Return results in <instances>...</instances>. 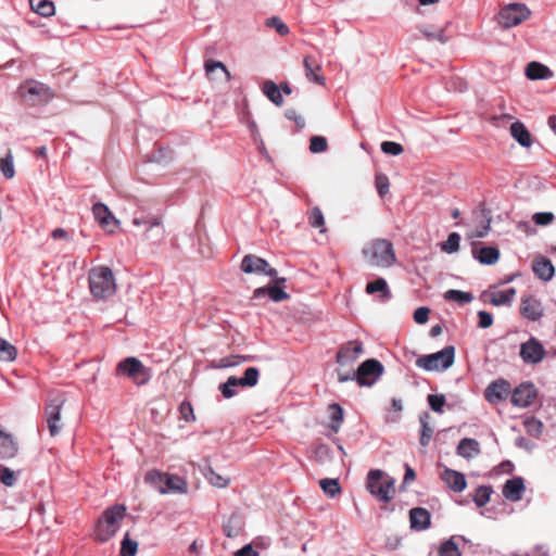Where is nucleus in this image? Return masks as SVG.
Returning <instances> with one entry per match:
<instances>
[{"label":"nucleus","mask_w":556,"mask_h":556,"mask_svg":"<svg viewBox=\"0 0 556 556\" xmlns=\"http://www.w3.org/2000/svg\"><path fill=\"white\" fill-rule=\"evenodd\" d=\"M366 292L368 294L379 293V300L381 302H388L392 298L391 290L388 286V282L383 278H378L374 281H370L366 285Z\"/></svg>","instance_id":"393cba45"},{"label":"nucleus","mask_w":556,"mask_h":556,"mask_svg":"<svg viewBox=\"0 0 556 556\" xmlns=\"http://www.w3.org/2000/svg\"><path fill=\"white\" fill-rule=\"evenodd\" d=\"M241 269L245 274H264L271 278L277 276V270L271 268L266 260L252 254L242 258Z\"/></svg>","instance_id":"ddd939ff"},{"label":"nucleus","mask_w":556,"mask_h":556,"mask_svg":"<svg viewBox=\"0 0 556 556\" xmlns=\"http://www.w3.org/2000/svg\"><path fill=\"white\" fill-rule=\"evenodd\" d=\"M138 549V543L129 538L126 533L121 544L122 556H135Z\"/></svg>","instance_id":"3c124183"},{"label":"nucleus","mask_w":556,"mask_h":556,"mask_svg":"<svg viewBox=\"0 0 556 556\" xmlns=\"http://www.w3.org/2000/svg\"><path fill=\"white\" fill-rule=\"evenodd\" d=\"M516 295L515 288L492 292L491 304L495 306L509 305Z\"/></svg>","instance_id":"f704fd0d"},{"label":"nucleus","mask_w":556,"mask_h":556,"mask_svg":"<svg viewBox=\"0 0 556 556\" xmlns=\"http://www.w3.org/2000/svg\"><path fill=\"white\" fill-rule=\"evenodd\" d=\"M63 404L64 399L62 396H55L49 400L46 405L47 425L52 437L59 434L62 429L61 409Z\"/></svg>","instance_id":"9b49d317"},{"label":"nucleus","mask_w":556,"mask_h":556,"mask_svg":"<svg viewBox=\"0 0 556 556\" xmlns=\"http://www.w3.org/2000/svg\"><path fill=\"white\" fill-rule=\"evenodd\" d=\"M262 91L275 105L281 106L283 104L282 93L277 84L273 80L264 81Z\"/></svg>","instance_id":"7c9ffc66"},{"label":"nucleus","mask_w":556,"mask_h":556,"mask_svg":"<svg viewBox=\"0 0 556 556\" xmlns=\"http://www.w3.org/2000/svg\"><path fill=\"white\" fill-rule=\"evenodd\" d=\"M442 480L454 492H463L466 486V478L462 472L446 468L442 473Z\"/></svg>","instance_id":"4be33fe9"},{"label":"nucleus","mask_w":556,"mask_h":556,"mask_svg":"<svg viewBox=\"0 0 556 556\" xmlns=\"http://www.w3.org/2000/svg\"><path fill=\"white\" fill-rule=\"evenodd\" d=\"M536 396V390L532 383H521L511 394V403L518 407L529 406Z\"/></svg>","instance_id":"f3484780"},{"label":"nucleus","mask_w":556,"mask_h":556,"mask_svg":"<svg viewBox=\"0 0 556 556\" xmlns=\"http://www.w3.org/2000/svg\"><path fill=\"white\" fill-rule=\"evenodd\" d=\"M94 218L99 224L109 232H113L117 226L118 220L113 216L109 207L103 203H96L92 207Z\"/></svg>","instance_id":"6ab92c4d"},{"label":"nucleus","mask_w":556,"mask_h":556,"mask_svg":"<svg viewBox=\"0 0 556 556\" xmlns=\"http://www.w3.org/2000/svg\"><path fill=\"white\" fill-rule=\"evenodd\" d=\"M179 412L186 421L194 420L193 408L189 402H182Z\"/></svg>","instance_id":"69168bd1"},{"label":"nucleus","mask_w":556,"mask_h":556,"mask_svg":"<svg viewBox=\"0 0 556 556\" xmlns=\"http://www.w3.org/2000/svg\"><path fill=\"white\" fill-rule=\"evenodd\" d=\"M125 516L124 505L117 504L105 509L97 523L94 539L102 543L109 541L118 531Z\"/></svg>","instance_id":"f03ea898"},{"label":"nucleus","mask_w":556,"mask_h":556,"mask_svg":"<svg viewBox=\"0 0 556 556\" xmlns=\"http://www.w3.org/2000/svg\"><path fill=\"white\" fill-rule=\"evenodd\" d=\"M240 387L238 377L230 376L226 382L220 383L218 389L224 397L230 399L238 393V388Z\"/></svg>","instance_id":"4c0bfd02"},{"label":"nucleus","mask_w":556,"mask_h":556,"mask_svg":"<svg viewBox=\"0 0 556 556\" xmlns=\"http://www.w3.org/2000/svg\"><path fill=\"white\" fill-rule=\"evenodd\" d=\"M265 295H268L274 302H281L289 298V294L278 286L261 287L253 292V299H261Z\"/></svg>","instance_id":"cd10ccee"},{"label":"nucleus","mask_w":556,"mask_h":556,"mask_svg":"<svg viewBox=\"0 0 556 556\" xmlns=\"http://www.w3.org/2000/svg\"><path fill=\"white\" fill-rule=\"evenodd\" d=\"M91 294L101 300L112 296L116 291L113 271L106 266L94 267L89 271Z\"/></svg>","instance_id":"7ed1b4c3"},{"label":"nucleus","mask_w":556,"mask_h":556,"mask_svg":"<svg viewBox=\"0 0 556 556\" xmlns=\"http://www.w3.org/2000/svg\"><path fill=\"white\" fill-rule=\"evenodd\" d=\"M17 443L13 437L0 429V458L10 459L17 454Z\"/></svg>","instance_id":"b1692460"},{"label":"nucleus","mask_w":556,"mask_h":556,"mask_svg":"<svg viewBox=\"0 0 556 556\" xmlns=\"http://www.w3.org/2000/svg\"><path fill=\"white\" fill-rule=\"evenodd\" d=\"M188 491L187 481L176 475L166 473L164 488L161 490V494L166 493H179L185 494Z\"/></svg>","instance_id":"5701e85b"},{"label":"nucleus","mask_w":556,"mask_h":556,"mask_svg":"<svg viewBox=\"0 0 556 556\" xmlns=\"http://www.w3.org/2000/svg\"><path fill=\"white\" fill-rule=\"evenodd\" d=\"M362 252L366 262L374 267L388 268L396 261L393 244L387 239L370 241Z\"/></svg>","instance_id":"f257e3e1"},{"label":"nucleus","mask_w":556,"mask_h":556,"mask_svg":"<svg viewBox=\"0 0 556 556\" xmlns=\"http://www.w3.org/2000/svg\"><path fill=\"white\" fill-rule=\"evenodd\" d=\"M217 70H219L226 76L227 80L230 79V73L228 72V70L224 65V63H222L219 61H213V60L205 62V72L210 78H214L213 75L216 74Z\"/></svg>","instance_id":"49530a36"},{"label":"nucleus","mask_w":556,"mask_h":556,"mask_svg":"<svg viewBox=\"0 0 556 556\" xmlns=\"http://www.w3.org/2000/svg\"><path fill=\"white\" fill-rule=\"evenodd\" d=\"M382 374V364L377 359L370 358L359 365L355 372V379L359 386L370 387Z\"/></svg>","instance_id":"1a4fd4ad"},{"label":"nucleus","mask_w":556,"mask_h":556,"mask_svg":"<svg viewBox=\"0 0 556 556\" xmlns=\"http://www.w3.org/2000/svg\"><path fill=\"white\" fill-rule=\"evenodd\" d=\"M523 426L528 434L532 437H540L543 431V424L535 417H527L523 420Z\"/></svg>","instance_id":"a18cd8bd"},{"label":"nucleus","mask_w":556,"mask_h":556,"mask_svg":"<svg viewBox=\"0 0 556 556\" xmlns=\"http://www.w3.org/2000/svg\"><path fill=\"white\" fill-rule=\"evenodd\" d=\"M554 214L551 212L535 213L532 217L533 222L540 226H546L553 223Z\"/></svg>","instance_id":"052dcab7"},{"label":"nucleus","mask_w":556,"mask_h":556,"mask_svg":"<svg viewBox=\"0 0 556 556\" xmlns=\"http://www.w3.org/2000/svg\"><path fill=\"white\" fill-rule=\"evenodd\" d=\"M526 76L531 80L549 79L553 77V72L542 63L530 62L526 66Z\"/></svg>","instance_id":"c85d7f7f"},{"label":"nucleus","mask_w":556,"mask_h":556,"mask_svg":"<svg viewBox=\"0 0 556 556\" xmlns=\"http://www.w3.org/2000/svg\"><path fill=\"white\" fill-rule=\"evenodd\" d=\"M319 485L324 493L329 497H334L336 495L341 493V486L337 479H321L319 481Z\"/></svg>","instance_id":"ea45409f"},{"label":"nucleus","mask_w":556,"mask_h":556,"mask_svg":"<svg viewBox=\"0 0 556 556\" xmlns=\"http://www.w3.org/2000/svg\"><path fill=\"white\" fill-rule=\"evenodd\" d=\"M245 361H248V357L240 356V355L224 357L218 361V364L216 365V367L217 368L233 367V366H237Z\"/></svg>","instance_id":"bf43d9fd"},{"label":"nucleus","mask_w":556,"mask_h":556,"mask_svg":"<svg viewBox=\"0 0 556 556\" xmlns=\"http://www.w3.org/2000/svg\"><path fill=\"white\" fill-rule=\"evenodd\" d=\"M165 478L166 472H161L155 469L149 470L144 476L146 482L152 485L159 493H161V490L164 488Z\"/></svg>","instance_id":"e433bc0d"},{"label":"nucleus","mask_w":556,"mask_h":556,"mask_svg":"<svg viewBox=\"0 0 556 556\" xmlns=\"http://www.w3.org/2000/svg\"><path fill=\"white\" fill-rule=\"evenodd\" d=\"M51 237L54 240H66V241L70 240L68 232L65 229H63V228H55L51 232Z\"/></svg>","instance_id":"774afa93"},{"label":"nucleus","mask_w":556,"mask_h":556,"mask_svg":"<svg viewBox=\"0 0 556 556\" xmlns=\"http://www.w3.org/2000/svg\"><path fill=\"white\" fill-rule=\"evenodd\" d=\"M0 172L8 179L14 177L15 170L13 165V156L11 153H8L5 157L0 159Z\"/></svg>","instance_id":"603ef678"},{"label":"nucleus","mask_w":556,"mask_h":556,"mask_svg":"<svg viewBox=\"0 0 556 556\" xmlns=\"http://www.w3.org/2000/svg\"><path fill=\"white\" fill-rule=\"evenodd\" d=\"M455 348L447 345L441 351L417 358L416 366L427 371H444L454 364Z\"/></svg>","instance_id":"39448f33"},{"label":"nucleus","mask_w":556,"mask_h":556,"mask_svg":"<svg viewBox=\"0 0 556 556\" xmlns=\"http://www.w3.org/2000/svg\"><path fill=\"white\" fill-rule=\"evenodd\" d=\"M475 257L484 265H493L500 258V251L493 247L481 248L478 252H473Z\"/></svg>","instance_id":"2f4dec72"},{"label":"nucleus","mask_w":556,"mask_h":556,"mask_svg":"<svg viewBox=\"0 0 556 556\" xmlns=\"http://www.w3.org/2000/svg\"><path fill=\"white\" fill-rule=\"evenodd\" d=\"M260 370L256 367H249L241 378H238L241 388H253L257 384Z\"/></svg>","instance_id":"c9c22d12"},{"label":"nucleus","mask_w":556,"mask_h":556,"mask_svg":"<svg viewBox=\"0 0 556 556\" xmlns=\"http://www.w3.org/2000/svg\"><path fill=\"white\" fill-rule=\"evenodd\" d=\"M428 404L433 412L442 414L445 405V396L442 394H430L428 395Z\"/></svg>","instance_id":"6e6d98bb"},{"label":"nucleus","mask_w":556,"mask_h":556,"mask_svg":"<svg viewBox=\"0 0 556 556\" xmlns=\"http://www.w3.org/2000/svg\"><path fill=\"white\" fill-rule=\"evenodd\" d=\"M430 415L429 413L425 412L419 416V422L421 426V432H420V445L426 447L432 438L433 434V427L430 425Z\"/></svg>","instance_id":"473e14b6"},{"label":"nucleus","mask_w":556,"mask_h":556,"mask_svg":"<svg viewBox=\"0 0 556 556\" xmlns=\"http://www.w3.org/2000/svg\"><path fill=\"white\" fill-rule=\"evenodd\" d=\"M444 299L464 304L471 302L473 300V295L470 292L451 289L444 293Z\"/></svg>","instance_id":"37998d69"},{"label":"nucleus","mask_w":556,"mask_h":556,"mask_svg":"<svg viewBox=\"0 0 556 556\" xmlns=\"http://www.w3.org/2000/svg\"><path fill=\"white\" fill-rule=\"evenodd\" d=\"M328 142L323 136H313L309 141V151L312 153H323L327 151Z\"/></svg>","instance_id":"864d4df0"},{"label":"nucleus","mask_w":556,"mask_h":556,"mask_svg":"<svg viewBox=\"0 0 556 556\" xmlns=\"http://www.w3.org/2000/svg\"><path fill=\"white\" fill-rule=\"evenodd\" d=\"M383 472L379 469L370 470L367 477V489L381 502H390L394 495V481H382Z\"/></svg>","instance_id":"0eeeda50"},{"label":"nucleus","mask_w":556,"mask_h":556,"mask_svg":"<svg viewBox=\"0 0 556 556\" xmlns=\"http://www.w3.org/2000/svg\"><path fill=\"white\" fill-rule=\"evenodd\" d=\"M532 269L538 278L544 281H549L555 273L552 262L545 257L534 260Z\"/></svg>","instance_id":"a878e982"},{"label":"nucleus","mask_w":556,"mask_h":556,"mask_svg":"<svg viewBox=\"0 0 556 556\" xmlns=\"http://www.w3.org/2000/svg\"><path fill=\"white\" fill-rule=\"evenodd\" d=\"M364 352L363 343L358 340L350 341L337 353V363L340 365H346L356 361L359 355Z\"/></svg>","instance_id":"2eb2a0df"},{"label":"nucleus","mask_w":556,"mask_h":556,"mask_svg":"<svg viewBox=\"0 0 556 556\" xmlns=\"http://www.w3.org/2000/svg\"><path fill=\"white\" fill-rule=\"evenodd\" d=\"M236 556H258V553L253 548L251 544H247L237 551Z\"/></svg>","instance_id":"338daca9"},{"label":"nucleus","mask_w":556,"mask_h":556,"mask_svg":"<svg viewBox=\"0 0 556 556\" xmlns=\"http://www.w3.org/2000/svg\"><path fill=\"white\" fill-rule=\"evenodd\" d=\"M480 452V444L475 439L464 438L457 445V454L467 459L478 456Z\"/></svg>","instance_id":"bb28decb"},{"label":"nucleus","mask_w":556,"mask_h":556,"mask_svg":"<svg viewBox=\"0 0 556 556\" xmlns=\"http://www.w3.org/2000/svg\"><path fill=\"white\" fill-rule=\"evenodd\" d=\"M376 187L379 195L383 197L389 191V179L384 175H378L376 177Z\"/></svg>","instance_id":"680f3d73"},{"label":"nucleus","mask_w":556,"mask_h":556,"mask_svg":"<svg viewBox=\"0 0 556 556\" xmlns=\"http://www.w3.org/2000/svg\"><path fill=\"white\" fill-rule=\"evenodd\" d=\"M520 314L528 320L536 321L543 316L544 308L542 303L534 296H522L520 300Z\"/></svg>","instance_id":"4468645a"},{"label":"nucleus","mask_w":556,"mask_h":556,"mask_svg":"<svg viewBox=\"0 0 556 556\" xmlns=\"http://www.w3.org/2000/svg\"><path fill=\"white\" fill-rule=\"evenodd\" d=\"M429 313H430V309L428 307H425V306L418 307L414 313V320L420 325L425 324L429 319Z\"/></svg>","instance_id":"0e129e2a"},{"label":"nucleus","mask_w":556,"mask_h":556,"mask_svg":"<svg viewBox=\"0 0 556 556\" xmlns=\"http://www.w3.org/2000/svg\"><path fill=\"white\" fill-rule=\"evenodd\" d=\"M303 67L307 80L319 86H325V77L319 74L321 64L313 55H306L304 58Z\"/></svg>","instance_id":"aec40b11"},{"label":"nucleus","mask_w":556,"mask_h":556,"mask_svg":"<svg viewBox=\"0 0 556 556\" xmlns=\"http://www.w3.org/2000/svg\"><path fill=\"white\" fill-rule=\"evenodd\" d=\"M329 414L332 421L331 429L332 431L338 432L343 421V409L339 404L332 403L329 405Z\"/></svg>","instance_id":"a19ab883"},{"label":"nucleus","mask_w":556,"mask_h":556,"mask_svg":"<svg viewBox=\"0 0 556 556\" xmlns=\"http://www.w3.org/2000/svg\"><path fill=\"white\" fill-rule=\"evenodd\" d=\"M380 148L383 153L394 156L400 155L404 151L403 147L394 141H383Z\"/></svg>","instance_id":"13d9d810"},{"label":"nucleus","mask_w":556,"mask_h":556,"mask_svg":"<svg viewBox=\"0 0 556 556\" xmlns=\"http://www.w3.org/2000/svg\"><path fill=\"white\" fill-rule=\"evenodd\" d=\"M531 11L523 3H509L504 5L497 14V23L501 27L508 29L518 26L528 20Z\"/></svg>","instance_id":"423d86ee"},{"label":"nucleus","mask_w":556,"mask_h":556,"mask_svg":"<svg viewBox=\"0 0 556 556\" xmlns=\"http://www.w3.org/2000/svg\"><path fill=\"white\" fill-rule=\"evenodd\" d=\"M117 372L126 376L138 386L147 383L151 378L150 369L136 357H127L117 365Z\"/></svg>","instance_id":"6e6552de"},{"label":"nucleus","mask_w":556,"mask_h":556,"mask_svg":"<svg viewBox=\"0 0 556 556\" xmlns=\"http://www.w3.org/2000/svg\"><path fill=\"white\" fill-rule=\"evenodd\" d=\"M0 481L5 486H13L16 483V475L13 470L0 464Z\"/></svg>","instance_id":"5fc2aeb1"},{"label":"nucleus","mask_w":556,"mask_h":556,"mask_svg":"<svg viewBox=\"0 0 556 556\" xmlns=\"http://www.w3.org/2000/svg\"><path fill=\"white\" fill-rule=\"evenodd\" d=\"M17 356L16 348L3 338H0V361L12 362Z\"/></svg>","instance_id":"58836bf2"},{"label":"nucleus","mask_w":556,"mask_h":556,"mask_svg":"<svg viewBox=\"0 0 556 556\" xmlns=\"http://www.w3.org/2000/svg\"><path fill=\"white\" fill-rule=\"evenodd\" d=\"M503 495L510 502H518L522 498L525 492V482L521 477H515L505 482L503 486Z\"/></svg>","instance_id":"412c9836"},{"label":"nucleus","mask_w":556,"mask_h":556,"mask_svg":"<svg viewBox=\"0 0 556 556\" xmlns=\"http://www.w3.org/2000/svg\"><path fill=\"white\" fill-rule=\"evenodd\" d=\"M20 90L22 97L33 102L34 104L48 102L53 97L49 87L36 80L25 81L21 85Z\"/></svg>","instance_id":"9d476101"},{"label":"nucleus","mask_w":556,"mask_h":556,"mask_svg":"<svg viewBox=\"0 0 556 556\" xmlns=\"http://www.w3.org/2000/svg\"><path fill=\"white\" fill-rule=\"evenodd\" d=\"M29 5L35 13L43 17H50L55 13L54 3L51 0H29Z\"/></svg>","instance_id":"72a5a7b5"},{"label":"nucleus","mask_w":556,"mask_h":556,"mask_svg":"<svg viewBox=\"0 0 556 556\" xmlns=\"http://www.w3.org/2000/svg\"><path fill=\"white\" fill-rule=\"evenodd\" d=\"M460 236L457 232H452L448 235L447 239L442 243V251L451 254L455 253L459 249Z\"/></svg>","instance_id":"8fccbe9b"},{"label":"nucleus","mask_w":556,"mask_h":556,"mask_svg":"<svg viewBox=\"0 0 556 556\" xmlns=\"http://www.w3.org/2000/svg\"><path fill=\"white\" fill-rule=\"evenodd\" d=\"M268 27L275 28L280 36H287L290 31L287 24H285L279 17L273 16L266 21Z\"/></svg>","instance_id":"4d7b16f0"},{"label":"nucleus","mask_w":556,"mask_h":556,"mask_svg":"<svg viewBox=\"0 0 556 556\" xmlns=\"http://www.w3.org/2000/svg\"><path fill=\"white\" fill-rule=\"evenodd\" d=\"M510 393V384L504 379L493 381L484 392L485 399L491 404H497Z\"/></svg>","instance_id":"dca6fc26"},{"label":"nucleus","mask_w":556,"mask_h":556,"mask_svg":"<svg viewBox=\"0 0 556 556\" xmlns=\"http://www.w3.org/2000/svg\"><path fill=\"white\" fill-rule=\"evenodd\" d=\"M492 488L488 485H480L476 489L473 502L478 507H483L490 501Z\"/></svg>","instance_id":"c03bdc74"},{"label":"nucleus","mask_w":556,"mask_h":556,"mask_svg":"<svg viewBox=\"0 0 556 556\" xmlns=\"http://www.w3.org/2000/svg\"><path fill=\"white\" fill-rule=\"evenodd\" d=\"M478 317H479V323H478V326L480 328H489L492 326L493 324V316L491 313L489 312H485V311H479L478 312Z\"/></svg>","instance_id":"e2e57ef3"},{"label":"nucleus","mask_w":556,"mask_h":556,"mask_svg":"<svg viewBox=\"0 0 556 556\" xmlns=\"http://www.w3.org/2000/svg\"><path fill=\"white\" fill-rule=\"evenodd\" d=\"M132 225L142 228L141 238L151 243L160 244L165 238V227L161 216L153 214H140L132 218Z\"/></svg>","instance_id":"20e7f679"},{"label":"nucleus","mask_w":556,"mask_h":556,"mask_svg":"<svg viewBox=\"0 0 556 556\" xmlns=\"http://www.w3.org/2000/svg\"><path fill=\"white\" fill-rule=\"evenodd\" d=\"M510 135L521 147L529 148L532 143L529 130L519 121L510 125Z\"/></svg>","instance_id":"c756f323"},{"label":"nucleus","mask_w":556,"mask_h":556,"mask_svg":"<svg viewBox=\"0 0 556 556\" xmlns=\"http://www.w3.org/2000/svg\"><path fill=\"white\" fill-rule=\"evenodd\" d=\"M309 225L314 228H319L320 232H325V218L319 207L315 206L308 216Z\"/></svg>","instance_id":"09e8293b"},{"label":"nucleus","mask_w":556,"mask_h":556,"mask_svg":"<svg viewBox=\"0 0 556 556\" xmlns=\"http://www.w3.org/2000/svg\"><path fill=\"white\" fill-rule=\"evenodd\" d=\"M519 355L526 364L534 365L544 359L546 351L543 344L532 337L520 345Z\"/></svg>","instance_id":"f8f14e48"},{"label":"nucleus","mask_w":556,"mask_h":556,"mask_svg":"<svg viewBox=\"0 0 556 556\" xmlns=\"http://www.w3.org/2000/svg\"><path fill=\"white\" fill-rule=\"evenodd\" d=\"M438 554L439 556H462L459 547L453 538L444 541L440 545Z\"/></svg>","instance_id":"79ce46f5"},{"label":"nucleus","mask_w":556,"mask_h":556,"mask_svg":"<svg viewBox=\"0 0 556 556\" xmlns=\"http://www.w3.org/2000/svg\"><path fill=\"white\" fill-rule=\"evenodd\" d=\"M206 480L216 488H226L229 484V479L226 477H223L222 475L214 471L212 468H208L205 472Z\"/></svg>","instance_id":"de8ad7c7"},{"label":"nucleus","mask_w":556,"mask_h":556,"mask_svg":"<svg viewBox=\"0 0 556 556\" xmlns=\"http://www.w3.org/2000/svg\"><path fill=\"white\" fill-rule=\"evenodd\" d=\"M410 529L414 531H424L431 526V514L424 507H414L409 510Z\"/></svg>","instance_id":"a211bd4d"}]
</instances>
